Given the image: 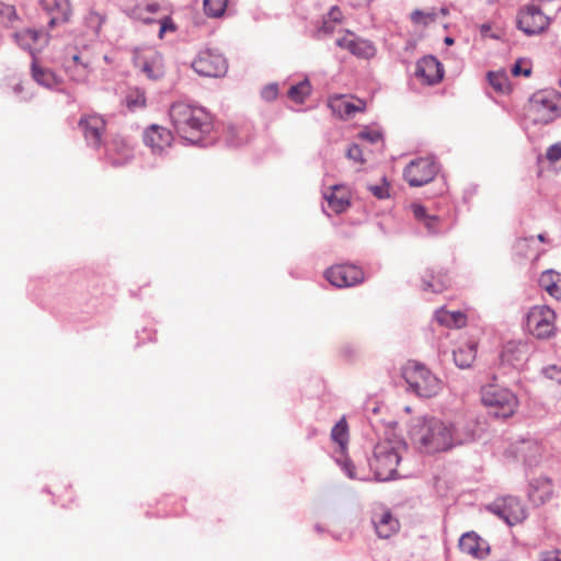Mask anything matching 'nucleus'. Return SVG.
I'll use <instances>...</instances> for the list:
<instances>
[{"mask_svg":"<svg viewBox=\"0 0 561 561\" xmlns=\"http://www.w3.org/2000/svg\"><path fill=\"white\" fill-rule=\"evenodd\" d=\"M168 30H171L173 31L174 30V26L172 25V23H169L167 20L162 21L161 24H160V31H159V36L160 38L163 37V34L168 31Z\"/></svg>","mask_w":561,"mask_h":561,"instance_id":"603ef678","label":"nucleus"},{"mask_svg":"<svg viewBox=\"0 0 561 561\" xmlns=\"http://www.w3.org/2000/svg\"><path fill=\"white\" fill-rule=\"evenodd\" d=\"M325 279L337 288L356 286L365 280L362 267L355 264H335L324 272Z\"/></svg>","mask_w":561,"mask_h":561,"instance_id":"1a4fd4ad","label":"nucleus"},{"mask_svg":"<svg viewBox=\"0 0 561 561\" xmlns=\"http://www.w3.org/2000/svg\"><path fill=\"white\" fill-rule=\"evenodd\" d=\"M32 77L41 85L51 89L60 83V79L48 68L38 65L34 58L32 62Z\"/></svg>","mask_w":561,"mask_h":561,"instance_id":"c85d7f7f","label":"nucleus"},{"mask_svg":"<svg viewBox=\"0 0 561 561\" xmlns=\"http://www.w3.org/2000/svg\"><path fill=\"white\" fill-rule=\"evenodd\" d=\"M528 358V345L524 342L510 341L501 352V364L514 368L523 366Z\"/></svg>","mask_w":561,"mask_h":561,"instance_id":"6ab92c4d","label":"nucleus"},{"mask_svg":"<svg viewBox=\"0 0 561 561\" xmlns=\"http://www.w3.org/2000/svg\"><path fill=\"white\" fill-rule=\"evenodd\" d=\"M311 90L310 81L304 79L288 89L287 98L295 104H302L310 96Z\"/></svg>","mask_w":561,"mask_h":561,"instance_id":"473e14b6","label":"nucleus"},{"mask_svg":"<svg viewBox=\"0 0 561 561\" xmlns=\"http://www.w3.org/2000/svg\"><path fill=\"white\" fill-rule=\"evenodd\" d=\"M436 320L447 328H463L467 324V316L461 311H448L444 308L436 312Z\"/></svg>","mask_w":561,"mask_h":561,"instance_id":"7c9ffc66","label":"nucleus"},{"mask_svg":"<svg viewBox=\"0 0 561 561\" xmlns=\"http://www.w3.org/2000/svg\"><path fill=\"white\" fill-rule=\"evenodd\" d=\"M546 158H547L550 162H557V161L561 160V141H560V142H557V144L551 145V146L547 149Z\"/></svg>","mask_w":561,"mask_h":561,"instance_id":"a18cd8bd","label":"nucleus"},{"mask_svg":"<svg viewBox=\"0 0 561 561\" xmlns=\"http://www.w3.org/2000/svg\"><path fill=\"white\" fill-rule=\"evenodd\" d=\"M445 43H446L447 45H451V44H454V39H453L451 37H446V38H445Z\"/></svg>","mask_w":561,"mask_h":561,"instance_id":"6e6d98bb","label":"nucleus"},{"mask_svg":"<svg viewBox=\"0 0 561 561\" xmlns=\"http://www.w3.org/2000/svg\"><path fill=\"white\" fill-rule=\"evenodd\" d=\"M78 126L90 146L96 149L102 146L103 136L106 130V121L102 115L96 113L82 114Z\"/></svg>","mask_w":561,"mask_h":561,"instance_id":"2eb2a0df","label":"nucleus"},{"mask_svg":"<svg viewBox=\"0 0 561 561\" xmlns=\"http://www.w3.org/2000/svg\"><path fill=\"white\" fill-rule=\"evenodd\" d=\"M512 73L514 76H519L520 73H523L525 77H529L531 73V69L526 68V69L522 70L519 62H516L512 68Z\"/></svg>","mask_w":561,"mask_h":561,"instance_id":"3c124183","label":"nucleus"},{"mask_svg":"<svg viewBox=\"0 0 561 561\" xmlns=\"http://www.w3.org/2000/svg\"><path fill=\"white\" fill-rule=\"evenodd\" d=\"M435 16H436L435 13H425V12H423L421 10H415L411 14V20L414 23H421V22H423L424 19H428L430 21H434Z\"/></svg>","mask_w":561,"mask_h":561,"instance_id":"de8ad7c7","label":"nucleus"},{"mask_svg":"<svg viewBox=\"0 0 561 561\" xmlns=\"http://www.w3.org/2000/svg\"><path fill=\"white\" fill-rule=\"evenodd\" d=\"M476 356L477 346L473 343L463 344L454 351L455 364L461 369L471 367Z\"/></svg>","mask_w":561,"mask_h":561,"instance_id":"2f4dec72","label":"nucleus"},{"mask_svg":"<svg viewBox=\"0 0 561 561\" xmlns=\"http://www.w3.org/2000/svg\"><path fill=\"white\" fill-rule=\"evenodd\" d=\"M533 239H534L533 237L529 238V240H533ZM527 241H528V239L518 241V247L525 245Z\"/></svg>","mask_w":561,"mask_h":561,"instance_id":"5fc2aeb1","label":"nucleus"},{"mask_svg":"<svg viewBox=\"0 0 561 561\" xmlns=\"http://www.w3.org/2000/svg\"><path fill=\"white\" fill-rule=\"evenodd\" d=\"M323 18H327L334 24H340L343 19V13L337 5H334L330 9V11Z\"/></svg>","mask_w":561,"mask_h":561,"instance_id":"49530a36","label":"nucleus"},{"mask_svg":"<svg viewBox=\"0 0 561 561\" xmlns=\"http://www.w3.org/2000/svg\"><path fill=\"white\" fill-rule=\"evenodd\" d=\"M538 240L541 242H545L546 241L545 234H542V233L538 234Z\"/></svg>","mask_w":561,"mask_h":561,"instance_id":"4d7b16f0","label":"nucleus"},{"mask_svg":"<svg viewBox=\"0 0 561 561\" xmlns=\"http://www.w3.org/2000/svg\"><path fill=\"white\" fill-rule=\"evenodd\" d=\"M415 77L426 85H435L444 78V67L434 56H425L416 62Z\"/></svg>","mask_w":561,"mask_h":561,"instance_id":"dca6fc26","label":"nucleus"},{"mask_svg":"<svg viewBox=\"0 0 561 561\" xmlns=\"http://www.w3.org/2000/svg\"><path fill=\"white\" fill-rule=\"evenodd\" d=\"M552 492V482L547 477L538 478L529 483L528 496L537 505L549 500Z\"/></svg>","mask_w":561,"mask_h":561,"instance_id":"a878e982","label":"nucleus"},{"mask_svg":"<svg viewBox=\"0 0 561 561\" xmlns=\"http://www.w3.org/2000/svg\"><path fill=\"white\" fill-rule=\"evenodd\" d=\"M15 42L23 49L30 50L34 54L35 50H41L47 44V36L42 32L34 28H23L14 33Z\"/></svg>","mask_w":561,"mask_h":561,"instance_id":"4be33fe9","label":"nucleus"},{"mask_svg":"<svg viewBox=\"0 0 561 561\" xmlns=\"http://www.w3.org/2000/svg\"><path fill=\"white\" fill-rule=\"evenodd\" d=\"M488 508L508 525H515L526 518V510L522 502L514 496L497 499Z\"/></svg>","mask_w":561,"mask_h":561,"instance_id":"4468645a","label":"nucleus"},{"mask_svg":"<svg viewBox=\"0 0 561 561\" xmlns=\"http://www.w3.org/2000/svg\"><path fill=\"white\" fill-rule=\"evenodd\" d=\"M336 25L327 18H323L321 26L317 30V37L321 38L331 35L335 31Z\"/></svg>","mask_w":561,"mask_h":561,"instance_id":"37998d69","label":"nucleus"},{"mask_svg":"<svg viewBox=\"0 0 561 561\" xmlns=\"http://www.w3.org/2000/svg\"><path fill=\"white\" fill-rule=\"evenodd\" d=\"M169 115L179 135L191 142L199 141L211 129L210 115L203 107L175 102Z\"/></svg>","mask_w":561,"mask_h":561,"instance_id":"7ed1b4c3","label":"nucleus"},{"mask_svg":"<svg viewBox=\"0 0 561 561\" xmlns=\"http://www.w3.org/2000/svg\"><path fill=\"white\" fill-rule=\"evenodd\" d=\"M134 147L129 139L116 135L106 145V156L112 160L113 164L119 165L133 157Z\"/></svg>","mask_w":561,"mask_h":561,"instance_id":"a211bd4d","label":"nucleus"},{"mask_svg":"<svg viewBox=\"0 0 561 561\" xmlns=\"http://www.w3.org/2000/svg\"><path fill=\"white\" fill-rule=\"evenodd\" d=\"M66 71L72 80L83 82L90 72L89 62L82 61L81 57L75 54L66 61Z\"/></svg>","mask_w":561,"mask_h":561,"instance_id":"c756f323","label":"nucleus"},{"mask_svg":"<svg viewBox=\"0 0 561 561\" xmlns=\"http://www.w3.org/2000/svg\"><path fill=\"white\" fill-rule=\"evenodd\" d=\"M407 449L403 440L398 438H386L379 440L373 449V455L367 458L368 470L363 466L356 468L364 469L365 480H369V474H374L377 481H390L398 478V466L402 458V453Z\"/></svg>","mask_w":561,"mask_h":561,"instance_id":"f03ea898","label":"nucleus"},{"mask_svg":"<svg viewBox=\"0 0 561 561\" xmlns=\"http://www.w3.org/2000/svg\"><path fill=\"white\" fill-rule=\"evenodd\" d=\"M378 537L387 539L399 530V522L390 512H382L374 519Z\"/></svg>","mask_w":561,"mask_h":561,"instance_id":"cd10ccee","label":"nucleus"},{"mask_svg":"<svg viewBox=\"0 0 561 561\" xmlns=\"http://www.w3.org/2000/svg\"><path fill=\"white\" fill-rule=\"evenodd\" d=\"M43 4L50 14L48 25L55 27L69 21L71 9L68 0H43Z\"/></svg>","mask_w":561,"mask_h":561,"instance_id":"5701e85b","label":"nucleus"},{"mask_svg":"<svg viewBox=\"0 0 561 561\" xmlns=\"http://www.w3.org/2000/svg\"><path fill=\"white\" fill-rule=\"evenodd\" d=\"M8 10H9L10 12L14 13L13 8H8Z\"/></svg>","mask_w":561,"mask_h":561,"instance_id":"13d9d810","label":"nucleus"},{"mask_svg":"<svg viewBox=\"0 0 561 561\" xmlns=\"http://www.w3.org/2000/svg\"><path fill=\"white\" fill-rule=\"evenodd\" d=\"M556 312L546 305L534 306L526 316L528 332L538 340H547L556 334Z\"/></svg>","mask_w":561,"mask_h":561,"instance_id":"0eeeda50","label":"nucleus"},{"mask_svg":"<svg viewBox=\"0 0 561 561\" xmlns=\"http://www.w3.org/2000/svg\"><path fill=\"white\" fill-rule=\"evenodd\" d=\"M331 439L339 445L340 457H336V462L346 473L350 479H366L364 469L356 468L353 460L345 455V450L350 440L348 424L345 416H342L340 421L331 430Z\"/></svg>","mask_w":561,"mask_h":561,"instance_id":"6e6552de","label":"nucleus"},{"mask_svg":"<svg viewBox=\"0 0 561 561\" xmlns=\"http://www.w3.org/2000/svg\"><path fill=\"white\" fill-rule=\"evenodd\" d=\"M471 431L459 428L453 423L437 417L424 419L414 432V440L426 454L448 451L451 448L473 440Z\"/></svg>","mask_w":561,"mask_h":561,"instance_id":"f257e3e1","label":"nucleus"},{"mask_svg":"<svg viewBox=\"0 0 561 561\" xmlns=\"http://www.w3.org/2000/svg\"><path fill=\"white\" fill-rule=\"evenodd\" d=\"M550 25V19L535 4L523 7L517 14V27L527 36L539 35Z\"/></svg>","mask_w":561,"mask_h":561,"instance_id":"9d476101","label":"nucleus"},{"mask_svg":"<svg viewBox=\"0 0 561 561\" xmlns=\"http://www.w3.org/2000/svg\"><path fill=\"white\" fill-rule=\"evenodd\" d=\"M437 172L438 168L431 158H419L408 164L403 176L410 186L419 187L430 183Z\"/></svg>","mask_w":561,"mask_h":561,"instance_id":"f8f14e48","label":"nucleus"},{"mask_svg":"<svg viewBox=\"0 0 561 561\" xmlns=\"http://www.w3.org/2000/svg\"><path fill=\"white\" fill-rule=\"evenodd\" d=\"M365 102L360 100H358L357 103H354L343 95L333 98L329 101V107L333 114L344 119L353 117L356 113L363 112L365 110Z\"/></svg>","mask_w":561,"mask_h":561,"instance_id":"b1692460","label":"nucleus"},{"mask_svg":"<svg viewBox=\"0 0 561 561\" xmlns=\"http://www.w3.org/2000/svg\"><path fill=\"white\" fill-rule=\"evenodd\" d=\"M278 94H279V87H278V83H276V82L266 84L261 91V96L266 102L275 101L278 98Z\"/></svg>","mask_w":561,"mask_h":561,"instance_id":"79ce46f5","label":"nucleus"},{"mask_svg":"<svg viewBox=\"0 0 561 561\" xmlns=\"http://www.w3.org/2000/svg\"><path fill=\"white\" fill-rule=\"evenodd\" d=\"M204 12L208 18H221L227 9L228 0H204Z\"/></svg>","mask_w":561,"mask_h":561,"instance_id":"c9c22d12","label":"nucleus"},{"mask_svg":"<svg viewBox=\"0 0 561 561\" xmlns=\"http://www.w3.org/2000/svg\"><path fill=\"white\" fill-rule=\"evenodd\" d=\"M561 110V93L556 90H542L533 94L528 112L534 124L547 125L552 123Z\"/></svg>","mask_w":561,"mask_h":561,"instance_id":"39448f33","label":"nucleus"},{"mask_svg":"<svg viewBox=\"0 0 561 561\" xmlns=\"http://www.w3.org/2000/svg\"><path fill=\"white\" fill-rule=\"evenodd\" d=\"M158 10H159L158 3H149L145 7L135 5L133 9H130L129 15L135 20H138V21L149 24V23H153L154 20L149 18L147 15V13H156Z\"/></svg>","mask_w":561,"mask_h":561,"instance_id":"f704fd0d","label":"nucleus"},{"mask_svg":"<svg viewBox=\"0 0 561 561\" xmlns=\"http://www.w3.org/2000/svg\"><path fill=\"white\" fill-rule=\"evenodd\" d=\"M480 30L481 34L485 35L491 30V26L489 24H482Z\"/></svg>","mask_w":561,"mask_h":561,"instance_id":"864d4df0","label":"nucleus"},{"mask_svg":"<svg viewBox=\"0 0 561 561\" xmlns=\"http://www.w3.org/2000/svg\"><path fill=\"white\" fill-rule=\"evenodd\" d=\"M346 157L356 163L364 164L366 162V159L364 158V150L357 144H353L348 147L346 151Z\"/></svg>","mask_w":561,"mask_h":561,"instance_id":"a19ab883","label":"nucleus"},{"mask_svg":"<svg viewBox=\"0 0 561 561\" xmlns=\"http://www.w3.org/2000/svg\"><path fill=\"white\" fill-rule=\"evenodd\" d=\"M481 400L495 417L507 419L517 408V398L508 389L489 385L482 388Z\"/></svg>","mask_w":561,"mask_h":561,"instance_id":"423d86ee","label":"nucleus"},{"mask_svg":"<svg viewBox=\"0 0 561 561\" xmlns=\"http://www.w3.org/2000/svg\"><path fill=\"white\" fill-rule=\"evenodd\" d=\"M134 65L147 78L157 80L164 75L162 56L152 47L137 48L134 51Z\"/></svg>","mask_w":561,"mask_h":561,"instance_id":"ddd939ff","label":"nucleus"},{"mask_svg":"<svg viewBox=\"0 0 561 561\" xmlns=\"http://www.w3.org/2000/svg\"><path fill=\"white\" fill-rule=\"evenodd\" d=\"M543 374L547 378L556 381L561 386V366L551 365L543 369Z\"/></svg>","mask_w":561,"mask_h":561,"instance_id":"c03bdc74","label":"nucleus"},{"mask_svg":"<svg viewBox=\"0 0 561 561\" xmlns=\"http://www.w3.org/2000/svg\"><path fill=\"white\" fill-rule=\"evenodd\" d=\"M367 190L378 199H386L390 197V183L386 176H382L379 184H369Z\"/></svg>","mask_w":561,"mask_h":561,"instance_id":"58836bf2","label":"nucleus"},{"mask_svg":"<svg viewBox=\"0 0 561 561\" xmlns=\"http://www.w3.org/2000/svg\"><path fill=\"white\" fill-rule=\"evenodd\" d=\"M401 374L409 390L420 398H433L443 389V381L420 362L408 360Z\"/></svg>","mask_w":561,"mask_h":561,"instance_id":"20e7f679","label":"nucleus"},{"mask_svg":"<svg viewBox=\"0 0 561 561\" xmlns=\"http://www.w3.org/2000/svg\"><path fill=\"white\" fill-rule=\"evenodd\" d=\"M126 106L130 111H136L139 108H144L146 106V95L145 92L139 89H134L128 92L126 95Z\"/></svg>","mask_w":561,"mask_h":561,"instance_id":"e433bc0d","label":"nucleus"},{"mask_svg":"<svg viewBox=\"0 0 561 561\" xmlns=\"http://www.w3.org/2000/svg\"><path fill=\"white\" fill-rule=\"evenodd\" d=\"M192 67L201 76L218 78L226 75L228 62L220 53L205 49L197 55Z\"/></svg>","mask_w":561,"mask_h":561,"instance_id":"9b49d317","label":"nucleus"},{"mask_svg":"<svg viewBox=\"0 0 561 561\" xmlns=\"http://www.w3.org/2000/svg\"><path fill=\"white\" fill-rule=\"evenodd\" d=\"M357 137L368 144L382 142L381 131L378 129H371L368 127H365L363 130H360L358 133Z\"/></svg>","mask_w":561,"mask_h":561,"instance_id":"ea45409f","label":"nucleus"},{"mask_svg":"<svg viewBox=\"0 0 561 561\" xmlns=\"http://www.w3.org/2000/svg\"><path fill=\"white\" fill-rule=\"evenodd\" d=\"M423 289L439 293L444 289V285L442 283L423 279Z\"/></svg>","mask_w":561,"mask_h":561,"instance_id":"09e8293b","label":"nucleus"},{"mask_svg":"<svg viewBox=\"0 0 561 561\" xmlns=\"http://www.w3.org/2000/svg\"><path fill=\"white\" fill-rule=\"evenodd\" d=\"M173 140L172 133L165 127L151 125L144 134L145 144L153 151H162L171 146Z\"/></svg>","mask_w":561,"mask_h":561,"instance_id":"aec40b11","label":"nucleus"},{"mask_svg":"<svg viewBox=\"0 0 561 561\" xmlns=\"http://www.w3.org/2000/svg\"><path fill=\"white\" fill-rule=\"evenodd\" d=\"M411 210L414 218L425 227L428 234L435 236L443 232L442 219L436 215H430L426 208L420 204H412Z\"/></svg>","mask_w":561,"mask_h":561,"instance_id":"393cba45","label":"nucleus"},{"mask_svg":"<svg viewBox=\"0 0 561 561\" xmlns=\"http://www.w3.org/2000/svg\"><path fill=\"white\" fill-rule=\"evenodd\" d=\"M459 549L463 553L480 559L488 556L490 551L488 542L474 531L466 533L460 537Z\"/></svg>","mask_w":561,"mask_h":561,"instance_id":"412c9836","label":"nucleus"},{"mask_svg":"<svg viewBox=\"0 0 561 561\" xmlns=\"http://www.w3.org/2000/svg\"><path fill=\"white\" fill-rule=\"evenodd\" d=\"M539 286L552 298L561 301V273L553 270L545 271L539 277Z\"/></svg>","mask_w":561,"mask_h":561,"instance_id":"bb28decb","label":"nucleus"},{"mask_svg":"<svg viewBox=\"0 0 561 561\" xmlns=\"http://www.w3.org/2000/svg\"><path fill=\"white\" fill-rule=\"evenodd\" d=\"M330 208L335 214L345 211L350 206V201L345 193L340 194L339 186H334L333 191L329 195H324Z\"/></svg>","mask_w":561,"mask_h":561,"instance_id":"72a5a7b5","label":"nucleus"},{"mask_svg":"<svg viewBox=\"0 0 561 561\" xmlns=\"http://www.w3.org/2000/svg\"><path fill=\"white\" fill-rule=\"evenodd\" d=\"M539 561H561V559L558 556V551H546L541 553Z\"/></svg>","mask_w":561,"mask_h":561,"instance_id":"8fccbe9b","label":"nucleus"},{"mask_svg":"<svg viewBox=\"0 0 561 561\" xmlns=\"http://www.w3.org/2000/svg\"><path fill=\"white\" fill-rule=\"evenodd\" d=\"M489 83L497 92H505L508 90L510 83L505 73L490 71L488 73Z\"/></svg>","mask_w":561,"mask_h":561,"instance_id":"4c0bfd02","label":"nucleus"},{"mask_svg":"<svg viewBox=\"0 0 561 561\" xmlns=\"http://www.w3.org/2000/svg\"><path fill=\"white\" fill-rule=\"evenodd\" d=\"M336 45L358 58L370 59L376 55V47L371 42L357 38L348 31L344 36L336 39Z\"/></svg>","mask_w":561,"mask_h":561,"instance_id":"f3484780","label":"nucleus"}]
</instances>
